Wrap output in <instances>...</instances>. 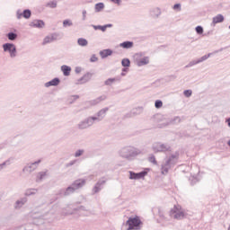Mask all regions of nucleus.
<instances>
[{
    "instance_id": "338daca9",
    "label": "nucleus",
    "mask_w": 230,
    "mask_h": 230,
    "mask_svg": "<svg viewBox=\"0 0 230 230\" xmlns=\"http://www.w3.org/2000/svg\"><path fill=\"white\" fill-rule=\"evenodd\" d=\"M226 123H227V126L230 127V117L226 119Z\"/></svg>"
},
{
    "instance_id": "f257e3e1",
    "label": "nucleus",
    "mask_w": 230,
    "mask_h": 230,
    "mask_svg": "<svg viewBox=\"0 0 230 230\" xmlns=\"http://www.w3.org/2000/svg\"><path fill=\"white\" fill-rule=\"evenodd\" d=\"M143 151L141 149L134 147L132 146H127L119 149V155L122 159H127V161H134L137 155H141Z\"/></svg>"
},
{
    "instance_id": "0eeeda50",
    "label": "nucleus",
    "mask_w": 230,
    "mask_h": 230,
    "mask_svg": "<svg viewBox=\"0 0 230 230\" xmlns=\"http://www.w3.org/2000/svg\"><path fill=\"white\" fill-rule=\"evenodd\" d=\"M94 120L92 116L85 118L84 119L81 120L77 124L78 130H85L86 128H91L94 125Z\"/></svg>"
},
{
    "instance_id": "864d4df0",
    "label": "nucleus",
    "mask_w": 230,
    "mask_h": 230,
    "mask_svg": "<svg viewBox=\"0 0 230 230\" xmlns=\"http://www.w3.org/2000/svg\"><path fill=\"white\" fill-rule=\"evenodd\" d=\"M172 8L173 10H177L178 12H181V4H175Z\"/></svg>"
},
{
    "instance_id": "de8ad7c7",
    "label": "nucleus",
    "mask_w": 230,
    "mask_h": 230,
    "mask_svg": "<svg viewBox=\"0 0 230 230\" xmlns=\"http://www.w3.org/2000/svg\"><path fill=\"white\" fill-rule=\"evenodd\" d=\"M196 33H198V35H202V25H199L195 28Z\"/></svg>"
},
{
    "instance_id": "aec40b11",
    "label": "nucleus",
    "mask_w": 230,
    "mask_h": 230,
    "mask_svg": "<svg viewBox=\"0 0 230 230\" xmlns=\"http://www.w3.org/2000/svg\"><path fill=\"white\" fill-rule=\"evenodd\" d=\"M60 84V78L55 77L45 84V87H57Z\"/></svg>"
},
{
    "instance_id": "6ab92c4d",
    "label": "nucleus",
    "mask_w": 230,
    "mask_h": 230,
    "mask_svg": "<svg viewBox=\"0 0 230 230\" xmlns=\"http://www.w3.org/2000/svg\"><path fill=\"white\" fill-rule=\"evenodd\" d=\"M26 202H28V198L26 197L21 198L20 199L16 200L14 204V209H21V208H22V206H24Z\"/></svg>"
},
{
    "instance_id": "7c9ffc66",
    "label": "nucleus",
    "mask_w": 230,
    "mask_h": 230,
    "mask_svg": "<svg viewBox=\"0 0 230 230\" xmlns=\"http://www.w3.org/2000/svg\"><path fill=\"white\" fill-rule=\"evenodd\" d=\"M171 213H175L173 217L176 220H181V218H184V212H182V211L177 212V211L172 209Z\"/></svg>"
},
{
    "instance_id": "20e7f679",
    "label": "nucleus",
    "mask_w": 230,
    "mask_h": 230,
    "mask_svg": "<svg viewBox=\"0 0 230 230\" xmlns=\"http://www.w3.org/2000/svg\"><path fill=\"white\" fill-rule=\"evenodd\" d=\"M152 150H153V152H155V154L172 152V146H170V145H168V144L155 142L152 145Z\"/></svg>"
},
{
    "instance_id": "0e129e2a",
    "label": "nucleus",
    "mask_w": 230,
    "mask_h": 230,
    "mask_svg": "<svg viewBox=\"0 0 230 230\" xmlns=\"http://www.w3.org/2000/svg\"><path fill=\"white\" fill-rule=\"evenodd\" d=\"M227 48H229V47L221 48L218 50H216L214 53H220V52H222L223 49H227Z\"/></svg>"
},
{
    "instance_id": "6e6d98bb",
    "label": "nucleus",
    "mask_w": 230,
    "mask_h": 230,
    "mask_svg": "<svg viewBox=\"0 0 230 230\" xmlns=\"http://www.w3.org/2000/svg\"><path fill=\"white\" fill-rule=\"evenodd\" d=\"M90 62H98V58L93 54L90 58Z\"/></svg>"
},
{
    "instance_id": "f704fd0d",
    "label": "nucleus",
    "mask_w": 230,
    "mask_h": 230,
    "mask_svg": "<svg viewBox=\"0 0 230 230\" xmlns=\"http://www.w3.org/2000/svg\"><path fill=\"white\" fill-rule=\"evenodd\" d=\"M121 66H122V67H128L130 66V59L123 58L121 60Z\"/></svg>"
},
{
    "instance_id": "3c124183",
    "label": "nucleus",
    "mask_w": 230,
    "mask_h": 230,
    "mask_svg": "<svg viewBox=\"0 0 230 230\" xmlns=\"http://www.w3.org/2000/svg\"><path fill=\"white\" fill-rule=\"evenodd\" d=\"M158 215H159L160 218H162V220H164V213L163 212V210L161 208H158Z\"/></svg>"
},
{
    "instance_id": "680f3d73",
    "label": "nucleus",
    "mask_w": 230,
    "mask_h": 230,
    "mask_svg": "<svg viewBox=\"0 0 230 230\" xmlns=\"http://www.w3.org/2000/svg\"><path fill=\"white\" fill-rule=\"evenodd\" d=\"M107 28H112V23H108L104 25V31H107Z\"/></svg>"
},
{
    "instance_id": "4468645a",
    "label": "nucleus",
    "mask_w": 230,
    "mask_h": 230,
    "mask_svg": "<svg viewBox=\"0 0 230 230\" xmlns=\"http://www.w3.org/2000/svg\"><path fill=\"white\" fill-rule=\"evenodd\" d=\"M58 39V33L55 32L44 38L42 46H46V44H50V42H55Z\"/></svg>"
},
{
    "instance_id": "c9c22d12",
    "label": "nucleus",
    "mask_w": 230,
    "mask_h": 230,
    "mask_svg": "<svg viewBox=\"0 0 230 230\" xmlns=\"http://www.w3.org/2000/svg\"><path fill=\"white\" fill-rule=\"evenodd\" d=\"M67 26H73V22L70 19L63 21V28H67Z\"/></svg>"
},
{
    "instance_id": "bf43d9fd",
    "label": "nucleus",
    "mask_w": 230,
    "mask_h": 230,
    "mask_svg": "<svg viewBox=\"0 0 230 230\" xmlns=\"http://www.w3.org/2000/svg\"><path fill=\"white\" fill-rule=\"evenodd\" d=\"M75 72L76 73V75L82 73V67L76 66L75 69Z\"/></svg>"
},
{
    "instance_id": "8fccbe9b",
    "label": "nucleus",
    "mask_w": 230,
    "mask_h": 230,
    "mask_svg": "<svg viewBox=\"0 0 230 230\" xmlns=\"http://www.w3.org/2000/svg\"><path fill=\"white\" fill-rule=\"evenodd\" d=\"M59 197L56 194L50 199L49 204H53V202H57L58 200Z\"/></svg>"
},
{
    "instance_id": "2f4dec72",
    "label": "nucleus",
    "mask_w": 230,
    "mask_h": 230,
    "mask_svg": "<svg viewBox=\"0 0 230 230\" xmlns=\"http://www.w3.org/2000/svg\"><path fill=\"white\" fill-rule=\"evenodd\" d=\"M77 44H78V46H81L82 48H85V46H87V44H89V41L84 38H79L77 40Z\"/></svg>"
},
{
    "instance_id": "37998d69",
    "label": "nucleus",
    "mask_w": 230,
    "mask_h": 230,
    "mask_svg": "<svg viewBox=\"0 0 230 230\" xmlns=\"http://www.w3.org/2000/svg\"><path fill=\"white\" fill-rule=\"evenodd\" d=\"M74 211H89L84 206H79L77 208H75L73 209Z\"/></svg>"
},
{
    "instance_id": "4d7b16f0",
    "label": "nucleus",
    "mask_w": 230,
    "mask_h": 230,
    "mask_svg": "<svg viewBox=\"0 0 230 230\" xmlns=\"http://www.w3.org/2000/svg\"><path fill=\"white\" fill-rule=\"evenodd\" d=\"M76 164V160L70 161L68 164H66V168H69V166H73Z\"/></svg>"
},
{
    "instance_id": "1a4fd4ad",
    "label": "nucleus",
    "mask_w": 230,
    "mask_h": 230,
    "mask_svg": "<svg viewBox=\"0 0 230 230\" xmlns=\"http://www.w3.org/2000/svg\"><path fill=\"white\" fill-rule=\"evenodd\" d=\"M142 57H143V54L141 53L135 54V61L138 67L150 64V58L148 57L142 58Z\"/></svg>"
},
{
    "instance_id": "a18cd8bd",
    "label": "nucleus",
    "mask_w": 230,
    "mask_h": 230,
    "mask_svg": "<svg viewBox=\"0 0 230 230\" xmlns=\"http://www.w3.org/2000/svg\"><path fill=\"white\" fill-rule=\"evenodd\" d=\"M6 164H10V160H6L5 162L0 164V172L1 170H4Z\"/></svg>"
},
{
    "instance_id": "603ef678",
    "label": "nucleus",
    "mask_w": 230,
    "mask_h": 230,
    "mask_svg": "<svg viewBox=\"0 0 230 230\" xmlns=\"http://www.w3.org/2000/svg\"><path fill=\"white\" fill-rule=\"evenodd\" d=\"M82 15H83L82 21H85L87 19V11L83 10L82 11Z\"/></svg>"
},
{
    "instance_id": "c85d7f7f",
    "label": "nucleus",
    "mask_w": 230,
    "mask_h": 230,
    "mask_svg": "<svg viewBox=\"0 0 230 230\" xmlns=\"http://www.w3.org/2000/svg\"><path fill=\"white\" fill-rule=\"evenodd\" d=\"M200 62H202V58L194 59L185 66V69H188V67H193V66H197V64H200Z\"/></svg>"
},
{
    "instance_id": "b1692460",
    "label": "nucleus",
    "mask_w": 230,
    "mask_h": 230,
    "mask_svg": "<svg viewBox=\"0 0 230 230\" xmlns=\"http://www.w3.org/2000/svg\"><path fill=\"white\" fill-rule=\"evenodd\" d=\"M114 82H121V77L117 76L113 78H108L106 81H104V85H112Z\"/></svg>"
},
{
    "instance_id": "6e6552de",
    "label": "nucleus",
    "mask_w": 230,
    "mask_h": 230,
    "mask_svg": "<svg viewBox=\"0 0 230 230\" xmlns=\"http://www.w3.org/2000/svg\"><path fill=\"white\" fill-rule=\"evenodd\" d=\"M87 182V180L85 179H77L75 181H73V183L68 186V188H71V193H75V191H76V190H82L83 187L85 186Z\"/></svg>"
},
{
    "instance_id": "5fc2aeb1",
    "label": "nucleus",
    "mask_w": 230,
    "mask_h": 230,
    "mask_svg": "<svg viewBox=\"0 0 230 230\" xmlns=\"http://www.w3.org/2000/svg\"><path fill=\"white\" fill-rule=\"evenodd\" d=\"M90 105H98V103H100L98 102V99H94L89 102Z\"/></svg>"
},
{
    "instance_id": "a878e982",
    "label": "nucleus",
    "mask_w": 230,
    "mask_h": 230,
    "mask_svg": "<svg viewBox=\"0 0 230 230\" xmlns=\"http://www.w3.org/2000/svg\"><path fill=\"white\" fill-rule=\"evenodd\" d=\"M37 191H39V189L31 188L27 189L24 192V197H31L32 195H37Z\"/></svg>"
},
{
    "instance_id": "412c9836",
    "label": "nucleus",
    "mask_w": 230,
    "mask_h": 230,
    "mask_svg": "<svg viewBox=\"0 0 230 230\" xmlns=\"http://www.w3.org/2000/svg\"><path fill=\"white\" fill-rule=\"evenodd\" d=\"M119 48H122L123 49H132V48H134V41L127 40L119 43Z\"/></svg>"
},
{
    "instance_id": "72a5a7b5",
    "label": "nucleus",
    "mask_w": 230,
    "mask_h": 230,
    "mask_svg": "<svg viewBox=\"0 0 230 230\" xmlns=\"http://www.w3.org/2000/svg\"><path fill=\"white\" fill-rule=\"evenodd\" d=\"M6 37H7V39H8L9 40L13 41V40H17L18 35H17V33L13 32V31H10V32H8V33L6 34Z\"/></svg>"
},
{
    "instance_id": "dca6fc26",
    "label": "nucleus",
    "mask_w": 230,
    "mask_h": 230,
    "mask_svg": "<svg viewBox=\"0 0 230 230\" xmlns=\"http://www.w3.org/2000/svg\"><path fill=\"white\" fill-rule=\"evenodd\" d=\"M161 8L159 7H153L149 10V15L152 19H159L161 17Z\"/></svg>"
},
{
    "instance_id": "4c0bfd02",
    "label": "nucleus",
    "mask_w": 230,
    "mask_h": 230,
    "mask_svg": "<svg viewBox=\"0 0 230 230\" xmlns=\"http://www.w3.org/2000/svg\"><path fill=\"white\" fill-rule=\"evenodd\" d=\"M183 94L185 98H190L191 96V94H193V91L191 90H184L183 91Z\"/></svg>"
},
{
    "instance_id": "ddd939ff",
    "label": "nucleus",
    "mask_w": 230,
    "mask_h": 230,
    "mask_svg": "<svg viewBox=\"0 0 230 230\" xmlns=\"http://www.w3.org/2000/svg\"><path fill=\"white\" fill-rule=\"evenodd\" d=\"M92 78H93V73L87 72L82 77H80L75 84L77 85H82L84 84H87V82H91Z\"/></svg>"
},
{
    "instance_id": "423d86ee",
    "label": "nucleus",
    "mask_w": 230,
    "mask_h": 230,
    "mask_svg": "<svg viewBox=\"0 0 230 230\" xmlns=\"http://www.w3.org/2000/svg\"><path fill=\"white\" fill-rule=\"evenodd\" d=\"M108 181L109 180L105 176L100 178L97 181V182L94 184V186L92 190L93 195H96V193H100L103 190V188H105V184H107Z\"/></svg>"
},
{
    "instance_id": "a19ab883",
    "label": "nucleus",
    "mask_w": 230,
    "mask_h": 230,
    "mask_svg": "<svg viewBox=\"0 0 230 230\" xmlns=\"http://www.w3.org/2000/svg\"><path fill=\"white\" fill-rule=\"evenodd\" d=\"M93 30H101V31H105V27L104 25H92Z\"/></svg>"
},
{
    "instance_id": "393cba45",
    "label": "nucleus",
    "mask_w": 230,
    "mask_h": 230,
    "mask_svg": "<svg viewBox=\"0 0 230 230\" xmlns=\"http://www.w3.org/2000/svg\"><path fill=\"white\" fill-rule=\"evenodd\" d=\"M143 111H145V108H143V106H138L137 108H133L131 110V112L133 114V116H139L141 114H143Z\"/></svg>"
},
{
    "instance_id": "f03ea898",
    "label": "nucleus",
    "mask_w": 230,
    "mask_h": 230,
    "mask_svg": "<svg viewBox=\"0 0 230 230\" xmlns=\"http://www.w3.org/2000/svg\"><path fill=\"white\" fill-rule=\"evenodd\" d=\"M179 151H176L175 154L171 155L167 158L165 163L162 164V175H167L168 172H170V170H172V168H173V166L179 163Z\"/></svg>"
},
{
    "instance_id": "a211bd4d",
    "label": "nucleus",
    "mask_w": 230,
    "mask_h": 230,
    "mask_svg": "<svg viewBox=\"0 0 230 230\" xmlns=\"http://www.w3.org/2000/svg\"><path fill=\"white\" fill-rule=\"evenodd\" d=\"M72 188H66V189H61L58 191V193L56 194L58 197H69V195H73L72 194Z\"/></svg>"
},
{
    "instance_id": "79ce46f5",
    "label": "nucleus",
    "mask_w": 230,
    "mask_h": 230,
    "mask_svg": "<svg viewBox=\"0 0 230 230\" xmlns=\"http://www.w3.org/2000/svg\"><path fill=\"white\" fill-rule=\"evenodd\" d=\"M149 163H152L153 164H157V160L155 159V155H151L148 158Z\"/></svg>"
},
{
    "instance_id": "e2e57ef3",
    "label": "nucleus",
    "mask_w": 230,
    "mask_h": 230,
    "mask_svg": "<svg viewBox=\"0 0 230 230\" xmlns=\"http://www.w3.org/2000/svg\"><path fill=\"white\" fill-rule=\"evenodd\" d=\"M42 160H37L36 162H33L32 164H34V166H39V164H40Z\"/></svg>"
},
{
    "instance_id": "bb28decb",
    "label": "nucleus",
    "mask_w": 230,
    "mask_h": 230,
    "mask_svg": "<svg viewBox=\"0 0 230 230\" xmlns=\"http://www.w3.org/2000/svg\"><path fill=\"white\" fill-rule=\"evenodd\" d=\"M61 71L64 76H69V75H71V66L63 65L61 66Z\"/></svg>"
},
{
    "instance_id": "ea45409f",
    "label": "nucleus",
    "mask_w": 230,
    "mask_h": 230,
    "mask_svg": "<svg viewBox=\"0 0 230 230\" xmlns=\"http://www.w3.org/2000/svg\"><path fill=\"white\" fill-rule=\"evenodd\" d=\"M155 109H161V107H163V101L156 100L155 102Z\"/></svg>"
},
{
    "instance_id": "13d9d810",
    "label": "nucleus",
    "mask_w": 230,
    "mask_h": 230,
    "mask_svg": "<svg viewBox=\"0 0 230 230\" xmlns=\"http://www.w3.org/2000/svg\"><path fill=\"white\" fill-rule=\"evenodd\" d=\"M211 55H213V53H208V55L203 56L202 61L204 62V60H208L209 58V57H211Z\"/></svg>"
},
{
    "instance_id": "c03bdc74",
    "label": "nucleus",
    "mask_w": 230,
    "mask_h": 230,
    "mask_svg": "<svg viewBox=\"0 0 230 230\" xmlns=\"http://www.w3.org/2000/svg\"><path fill=\"white\" fill-rule=\"evenodd\" d=\"M128 118H134V113H132V110L123 116L124 119H128Z\"/></svg>"
},
{
    "instance_id": "cd10ccee",
    "label": "nucleus",
    "mask_w": 230,
    "mask_h": 230,
    "mask_svg": "<svg viewBox=\"0 0 230 230\" xmlns=\"http://www.w3.org/2000/svg\"><path fill=\"white\" fill-rule=\"evenodd\" d=\"M224 20H225V18L222 14H217L213 17L212 22H213V24H218L220 22H224Z\"/></svg>"
},
{
    "instance_id": "2eb2a0df",
    "label": "nucleus",
    "mask_w": 230,
    "mask_h": 230,
    "mask_svg": "<svg viewBox=\"0 0 230 230\" xmlns=\"http://www.w3.org/2000/svg\"><path fill=\"white\" fill-rule=\"evenodd\" d=\"M181 119L179 116H176L172 119H170L166 123L160 124L159 128H163V127H168V125H177V123H181Z\"/></svg>"
},
{
    "instance_id": "f8f14e48",
    "label": "nucleus",
    "mask_w": 230,
    "mask_h": 230,
    "mask_svg": "<svg viewBox=\"0 0 230 230\" xmlns=\"http://www.w3.org/2000/svg\"><path fill=\"white\" fill-rule=\"evenodd\" d=\"M30 19L31 17V10L30 9H24L22 13H21V9H18L16 11V19Z\"/></svg>"
},
{
    "instance_id": "052dcab7",
    "label": "nucleus",
    "mask_w": 230,
    "mask_h": 230,
    "mask_svg": "<svg viewBox=\"0 0 230 230\" xmlns=\"http://www.w3.org/2000/svg\"><path fill=\"white\" fill-rule=\"evenodd\" d=\"M111 3H114V4H118L119 6V4H121V0H111Z\"/></svg>"
},
{
    "instance_id": "473e14b6",
    "label": "nucleus",
    "mask_w": 230,
    "mask_h": 230,
    "mask_svg": "<svg viewBox=\"0 0 230 230\" xmlns=\"http://www.w3.org/2000/svg\"><path fill=\"white\" fill-rule=\"evenodd\" d=\"M46 175H48V170L45 172H40L37 175L36 182H40V181H42Z\"/></svg>"
},
{
    "instance_id": "69168bd1",
    "label": "nucleus",
    "mask_w": 230,
    "mask_h": 230,
    "mask_svg": "<svg viewBox=\"0 0 230 230\" xmlns=\"http://www.w3.org/2000/svg\"><path fill=\"white\" fill-rule=\"evenodd\" d=\"M71 98H74V102H76L80 98V95H72Z\"/></svg>"
},
{
    "instance_id": "774afa93",
    "label": "nucleus",
    "mask_w": 230,
    "mask_h": 230,
    "mask_svg": "<svg viewBox=\"0 0 230 230\" xmlns=\"http://www.w3.org/2000/svg\"><path fill=\"white\" fill-rule=\"evenodd\" d=\"M127 71H128V67H124V68H122V72H123V73H125V72H127Z\"/></svg>"
},
{
    "instance_id": "9d476101",
    "label": "nucleus",
    "mask_w": 230,
    "mask_h": 230,
    "mask_svg": "<svg viewBox=\"0 0 230 230\" xmlns=\"http://www.w3.org/2000/svg\"><path fill=\"white\" fill-rule=\"evenodd\" d=\"M146 175H148V169H146L139 172H135L134 171H129V179L131 181H139V179H145V177H146Z\"/></svg>"
},
{
    "instance_id": "f3484780",
    "label": "nucleus",
    "mask_w": 230,
    "mask_h": 230,
    "mask_svg": "<svg viewBox=\"0 0 230 230\" xmlns=\"http://www.w3.org/2000/svg\"><path fill=\"white\" fill-rule=\"evenodd\" d=\"M29 26H31V28H39L40 30L46 26V22H44L42 20L36 19L31 22Z\"/></svg>"
},
{
    "instance_id": "4be33fe9",
    "label": "nucleus",
    "mask_w": 230,
    "mask_h": 230,
    "mask_svg": "<svg viewBox=\"0 0 230 230\" xmlns=\"http://www.w3.org/2000/svg\"><path fill=\"white\" fill-rule=\"evenodd\" d=\"M35 170H37V166H35V164L31 163L25 165L22 169V172H28L29 173H31V172H35Z\"/></svg>"
},
{
    "instance_id": "58836bf2",
    "label": "nucleus",
    "mask_w": 230,
    "mask_h": 230,
    "mask_svg": "<svg viewBox=\"0 0 230 230\" xmlns=\"http://www.w3.org/2000/svg\"><path fill=\"white\" fill-rule=\"evenodd\" d=\"M189 181L190 182V186H195V184L199 182V179H197V177H191L189 179Z\"/></svg>"
},
{
    "instance_id": "e433bc0d",
    "label": "nucleus",
    "mask_w": 230,
    "mask_h": 230,
    "mask_svg": "<svg viewBox=\"0 0 230 230\" xmlns=\"http://www.w3.org/2000/svg\"><path fill=\"white\" fill-rule=\"evenodd\" d=\"M46 6L49 8H57V0L47 3Z\"/></svg>"
},
{
    "instance_id": "09e8293b",
    "label": "nucleus",
    "mask_w": 230,
    "mask_h": 230,
    "mask_svg": "<svg viewBox=\"0 0 230 230\" xmlns=\"http://www.w3.org/2000/svg\"><path fill=\"white\" fill-rule=\"evenodd\" d=\"M105 100H107V95H101L97 98V102H99V103L101 102H105Z\"/></svg>"
},
{
    "instance_id": "49530a36",
    "label": "nucleus",
    "mask_w": 230,
    "mask_h": 230,
    "mask_svg": "<svg viewBox=\"0 0 230 230\" xmlns=\"http://www.w3.org/2000/svg\"><path fill=\"white\" fill-rule=\"evenodd\" d=\"M84 149H79L75 153V157H80L81 155H84Z\"/></svg>"
},
{
    "instance_id": "39448f33",
    "label": "nucleus",
    "mask_w": 230,
    "mask_h": 230,
    "mask_svg": "<svg viewBox=\"0 0 230 230\" xmlns=\"http://www.w3.org/2000/svg\"><path fill=\"white\" fill-rule=\"evenodd\" d=\"M4 53H9L11 58L17 57V47L13 43L6 42L2 45Z\"/></svg>"
},
{
    "instance_id": "7ed1b4c3",
    "label": "nucleus",
    "mask_w": 230,
    "mask_h": 230,
    "mask_svg": "<svg viewBox=\"0 0 230 230\" xmlns=\"http://www.w3.org/2000/svg\"><path fill=\"white\" fill-rule=\"evenodd\" d=\"M143 222L141 221V218H139L138 216H136L134 217H130L126 221V226H128V228L126 230H139L141 229V225Z\"/></svg>"
},
{
    "instance_id": "9b49d317",
    "label": "nucleus",
    "mask_w": 230,
    "mask_h": 230,
    "mask_svg": "<svg viewBox=\"0 0 230 230\" xmlns=\"http://www.w3.org/2000/svg\"><path fill=\"white\" fill-rule=\"evenodd\" d=\"M107 112H109V107L102 108L96 113V116H91V117L94 122L100 123V121H102L103 118L107 116Z\"/></svg>"
},
{
    "instance_id": "c756f323",
    "label": "nucleus",
    "mask_w": 230,
    "mask_h": 230,
    "mask_svg": "<svg viewBox=\"0 0 230 230\" xmlns=\"http://www.w3.org/2000/svg\"><path fill=\"white\" fill-rule=\"evenodd\" d=\"M103 8H105V4H103L102 2L95 4L94 10L96 13L102 12Z\"/></svg>"
},
{
    "instance_id": "5701e85b",
    "label": "nucleus",
    "mask_w": 230,
    "mask_h": 230,
    "mask_svg": "<svg viewBox=\"0 0 230 230\" xmlns=\"http://www.w3.org/2000/svg\"><path fill=\"white\" fill-rule=\"evenodd\" d=\"M99 55H101L102 58H107V57H111V55H112V49H106L101 50L99 52Z\"/></svg>"
}]
</instances>
